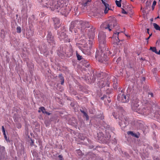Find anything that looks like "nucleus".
<instances>
[{
  "instance_id": "1",
  "label": "nucleus",
  "mask_w": 160,
  "mask_h": 160,
  "mask_svg": "<svg viewBox=\"0 0 160 160\" xmlns=\"http://www.w3.org/2000/svg\"><path fill=\"white\" fill-rule=\"evenodd\" d=\"M44 0L43 1L42 6L44 8H50L52 10H55L56 11L60 12L62 14L65 16H67L70 11V9L68 6V2L64 0Z\"/></svg>"
},
{
  "instance_id": "2",
  "label": "nucleus",
  "mask_w": 160,
  "mask_h": 160,
  "mask_svg": "<svg viewBox=\"0 0 160 160\" xmlns=\"http://www.w3.org/2000/svg\"><path fill=\"white\" fill-rule=\"evenodd\" d=\"M90 25L88 22L77 20L71 22L69 30L73 33H83L87 29L90 28Z\"/></svg>"
},
{
  "instance_id": "3",
  "label": "nucleus",
  "mask_w": 160,
  "mask_h": 160,
  "mask_svg": "<svg viewBox=\"0 0 160 160\" xmlns=\"http://www.w3.org/2000/svg\"><path fill=\"white\" fill-rule=\"evenodd\" d=\"M101 128L102 129L105 130V133L103 134L100 132H98L97 136L98 139L101 141L107 142L109 140L111 137L110 133L112 132L114 128L113 127H111L105 122H103Z\"/></svg>"
},
{
  "instance_id": "4",
  "label": "nucleus",
  "mask_w": 160,
  "mask_h": 160,
  "mask_svg": "<svg viewBox=\"0 0 160 160\" xmlns=\"http://www.w3.org/2000/svg\"><path fill=\"white\" fill-rule=\"evenodd\" d=\"M102 27L106 29H108L110 31L114 28L117 30L119 29V27L117 25V20L116 18L109 17L106 22L102 25Z\"/></svg>"
},
{
  "instance_id": "5",
  "label": "nucleus",
  "mask_w": 160,
  "mask_h": 160,
  "mask_svg": "<svg viewBox=\"0 0 160 160\" xmlns=\"http://www.w3.org/2000/svg\"><path fill=\"white\" fill-rule=\"evenodd\" d=\"M67 28L65 26L61 27L60 29L57 31V36L59 40L64 42H70V39L66 35Z\"/></svg>"
},
{
  "instance_id": "6",
  "label": "nucleus",
  "mask_w": 160,
  "mask_h": 160,
  "mask_svg": "<svg viewBox=\"0 0 160 160\" xmlns=\"http://www.w3.org/2000/svg\"><path fill=\"white\" fill-rule=\"evenodd\" d=\"M102 48H99L98 51L97 50L96 52L95 58L100 62L103 63L108 60L109 58L105 53H104V50Z\"/></svg>"
},
{
  "instance_id": "7",
  "label": "nucleus",
  "mask_w": 160,
  "mask_h": 160,
  "mask_svg": "<svg viewBox=\"0 0 160 160\" xmlns=\"http://www.w3.org/2000/svg\"><path fill=\"white\" fill-rule=\"evenodd\" d=\"M106 35L103 32H99L98 35V39L99 42V48H102L106 49Z\"/></svg>"
},
{
  "instance_id": "8",
  "label": "nucleus",
  "mask_w": 160,
  "mask_h": 160,
  "mask_svg": "<svg viewBox=\"0 0 160 160\" xmlns=\"http://www.w3.org/2000/svg\"><path fill=\"white\" fill-rule=\"evenodd\" d=\"M139 100L138 99L132 100L131 106L132 110L139 114V113H142L141 110V106H140L138 104Z\"/></svg>"
},
{
  "instance_id": "9",
  "label": "nucleus",
  "mask_w": 160,
  "mask_h": 160,
  "mask_svg": "<svg viewBox=\"0 0 160 160\" xmlns=\"http://www.w3.org/2000/svg\"><path fill=\"white\" fill-rule=\"evenodd\" d=\"M52 28L51 27H49L48 31V33L47 35V40L48 42L53 47L55 44L56 42L53 36L52 35L51 32Z\"/></svg>"
},
{
  "instance_id": "10",
  "label": "nucleus",
  "mask_w": 160,
  "mask_h": 160,
  "mask_svg": "<svg viewBox=\"0 0 160 160\" xmlns=\"http://www.w3.org/2000/svg\"><path fill=\"white\" fill-rule=\"evenodd\" d=\"M141 110L142 111V113H139V114H143L146 115H148L152 112L151 105L148 104L142 105Z\"/></svg>"
},
{
  "instance_id": "11",
  "label": "nucleus",
  "mask_w": 160,
  "mask_h": 160,
  "mask_svg": "<svg viewBox=\"0 0 160 160\" xmlns=\"http://www.w3.org/2000/svg\"><path fill=\"white\" fill-rule=\"evenodd\" d=\"M117 98L118 101L123 103H127L129 100V95L127 94L125 95L123 93H120L118 94Z\"/></svg>"
},
{
  "instance_id": "12",
  "label": "nucleus",
  "mask_w": 160,
  "mask_h": 160,
  "mask_svg": "<svg viewBox=\"0 0 160 160\" xmlns=\"http://www.w3.org/2000/svg\"><path fill=\"white\" fill-rule=\"evenodd\" d=\"M128 118L125 117H124L122 118V120L119 122V125L121 127L122 130L125 127H126L127 125L128 124Z\"/></svg>"
},
{
  "instance_id": "13",
  "label": "nucleus",
  "mask_w": 160,
  "mask_h": 160,
  "mask_svg": "<svg viewBox=\"0 0 160 160\" xmlns=\"http://www.w3.org/2000/svg\"><path fill=\"white\" fill-rule=\"evenodd\" d=\"M73 50L71 45L67 46L65 50V55L67 57L69 58L71 57L73 53Z\"/></svg>"
},
{
  "instance_id": "14",
  "label": "nucleus",
  "mask_w": 160,
  "mask_h": 160,
  "mask_svg": "<svg viewBox=\"0 0 160 160\" xmlns=\"http://www.w3.org/2000/svg\"><path fill=\"white\" fill-rule=\"evenodd\" d=\"M95 28L92 26H91L89 28L87 29L83 33L87 34L89 37H93L94 35Z\"/></svg>"
},
{
  "instance_id": "15",
  "label": "nucleus",
  "mask_w": 160,
  "mask_h": 160,
  "mask_svg": "<svg viewBox=\"0 0 160 160\" xmlns=\"http://www.w3.org/2000/svg\"><path fill=\"white\" fill-rule=\"evenodd\" d=\"M67 46L66 45H61L57 50V53L58 55L60 57H62L65 54V50Z\"/></svg>"
},
{
  "instance_id": "16",
  "label": "nucleus",
  "mask_w": 160,
  "mask_h": 160,
  "mask_svg": "<svg viewBox=\"0 0 160 160\" xmlns=\"http://www.w3.org/2000/svg\"><path fill=\"white\" fill-rule=\"evenodd\" d=\"M6 154L5 148L0 145V160H4Z\"/></svg>"
},
{
  "instance_id": "17",
  "label": "nucleus",
  "mask_w": 160,
  "mask_h": 160,
  "mask_svg": "<svg viewBox=\"0 0 160 160\" xmlns=\"http://www.w3.org/2000/svg\"><path fill=\"white\" fill-rule=\"evenodd\" d=\"M53 22L54 28L57 30L61 26L60 19L58 18H52Z\"/></svg>"
},
{
  "instance_id": "18",
  "label": "nucleus",
  "mask_w": 160,
  "mask_h": 160,
  "mask_svg": "<svg viewBox=\"0 0 160 160\" xmlns=\"http://www.w3.org/2000/svg\"><path fill=\"white\" fill-rule=\"evenodd\" d=\"M91 0H83V2L82 6L83 7L82 12H85V10L88 9V6L90 4Z\"/></svg>"
},
{
  "instance_id": "19",
  "label": "nucleus",
  "mask_w": 160,
  "mask_h": 160,
  "mask_svg": "<svg viewBox=\"0 0 160 160\" xmlns=\"http://www.w3.org/2000/svg\"><path fill=\"white\" fill-rule=\"evenodd\" d=\"M120 32H117L116 31V32H114L112 38L115 39V42L118 44V42H119L120 40L118 38V34Z\"/></svg>"
},
{
  "instance_id": "20",
  "label": "nucleus",
  "mask_w": 160,
  "mask_h": 160,
  "mask_svg": "<svg viewBox=\"0 0 160 160\" xmlns=\"http://www.w3.org/2000/svg\"><path fill=\"white\" fill-rule=\"evenodd\" d=\"M39 49L41 53L44 54L46 53V54H47V49L46 45L43 44L42 46H39Z\"/></svg>"
},
{
  "instance_id": "21",
  "label": "nucleus",
  "mask_w": 160,
  "mask_h": 160,
  "mask_svg": "<svg viewBox=\"0 0 160 160\" xmlns=\"http://www.w3.org/2000/svg\"><path fill=\"white\" fill-rule=\"evenodd\" d=\"M79 48L84 54L87 55L90 54L91 48H88V47H87V48L84 47V48H82L79 47Z\"/></svg>"
},
{
  "instance_id": "22",
  "label": "nucleus",
  "mask_w": 160,
  "mask_h": 160,
  "mask_svg": "<svg viewBox=\"0 0 160 160\" xmlns=\"http://www.w3.org/2000/svg\"><path fill=\"white\" fill-rule=\"evenodd\" d=\"M152 115L154 118V119H157L158 122H160V109L159 111H157Z\"/></svg>"
},
{
  "instance_id": "23",
  "label": "nucleus",
  "mask_w": 160,
  "mask_h": 160,
  "mask_svg": "<svg viewBox=\"0 0 160 160\" xmlns=\"http://www.w3.org/2000/svg\"><path fill=\"white\" fill-rule=\"evenodd\" d=\"M80 63L83 66L86 68L88 67L90 65V63L87 60H85L84 59H82Z\"/></svg>"
},
{
  "instance_id": "24",
  "label": "nucleus",
  "mask_w": 160,
  "mask_h": 160,
  "mask_svg": "<svg viewBox=\"0 0 160 160\" xmlns=\"http://www.w3.org/2000/svg\"><path fill=\"white\" fill-rule=\"evenodd\" d=\"M128 135H130L131 136L135 137L137 138H138L140 136V133L139 132L135 133L132 131H128L127 132Z\"/></svg>"
},
{
  "instance_id": "25",
  "label": "nucleus",
  "mask_w": 160,
  "mask_h": 160,
  "mask_svg": "<svg viewBox=\"0 0 160 160\" xmlns=\"http://www.w3.org/2000/svg\"><path fill=\"white\" fill-rule=\"evenodd\" d=\"M39 110H38V112H40L41 111H42V112L44 114H45L47 115H50L51 114V113L48 112L47 111H46V109L45 108L43 107H40L39 108Z\"/></svg>"
},
{
  "instance_id": "26",
  "label": "nucleus",
  "mask_w": 160,
  "mask_h": 160,
  "mask_svg": "<svg viewBox=\"0 0 160 160\" xmlns=\"http://www.w3.org/2000/svg\"><path fill=\"white\" fill-rule=\"evenodd\" d=\"M27 64L30 72L34 70V65L33 63H29L27 62Z\"/></svg>"
},
{
  "instance_id": "27",
  "label": "nucleus",
  "mask_w": 160,
  "mask_h": 160,
  "mask_svg": "<svg viewBox=\"0 0 160 160\" xmlns=\"http://www.w3.org/2000/svg\"><path fill=\"white\" fill-rule=\"evenodd\" d=\"M58 77L59 78V81L61 82V85H64V78L62 74H60L58 75Z\"/></svg>"
},
{
  "instance_id": "28",
  "label": "nucleus",
  "mask_w": 160,
  "mask_h": 160,
  "mask_svg": "<svg viewBox=\"0 0 160 160\" xmlns=\"http://www.w3.org/2000/svg\"><path fill=\"white\" fill-rule=\"evenodd\" d=\"M135 124L137 128L140 129L143 125L140 123V121H137L135 122Z\"/></svg>"
},
{
  "instance_id": "29",
  "label": "nucleus",
  "mask_w": 160,
  "mask_h": 160,
  "mask_svg": "<svg viewBox=\"0 0 160 160\" xmlns=\"http://www.w3.org/2000/svg\"><path fill=\"white\" fill-rule=\"evenodd\" d=\"M106 49L104 50V53H105V55H106L107 56L108 55L109 56L111 54V52L109 50L108 48H107L106 46H105Z\"/></svg>"
},
{
  "instance_id": "30",
  "label": "nucleus",
  "mask_w": 160,
  "mask_h": 160,
  "mask_svg": "<svg viewBox=\"0 0 160 160\" xmlns=\"http://www.w3.org/2000/svg\"><path fill=\"white\" fill-rule=\"evenodd\" d=\"M151 4V2L147 1L146 3V6L145 8V9H148L149 8H150Z\"/></svg>"
},
{
  "instance_id": "31",
  "label": "nucleus",
  "mask_w": 160,
  "mask_h": 160,
  "mask_svg": "<svg viewBox=\"0 0 160 160\" xmlns=\"http://www.w3.org/2000/svg\"><path fill=\"white\" fill-rule=\"evenodd\" d=\"M113 7L112 8L110 6L109 7V6H108V8L107 7V8H105L104 11V13L105 14H106L108 13V11L109 10L112 11L113 9Z\"/></svg>"
},
{
  "instance_id": "32",
  "label": "nucleus",
  "mask_w": 160,
  "mask_h": 160,
  "mask_svg": "<svg viewBox=\"0 0 160 160\" xmlns=\"http://www.w3.org/2000/svg\"><path fill=\"white\" fill-rule=\"evenodd\" d=\"M153 25L156 30L160 31V27L158 24L156 23H153Z\"/></svg>"
},
{
  "instance_id": "33",
  "label": "nucleus",
  "mask_w": 160,
  "mask_h": 160,
  "mask_svg": "<svg viewBox=\"0 0 160 160\" xmlns=\"http://www.w3.org/2000/svg\"><path fill=\"white\" fill-rule=\"evenodd\" d=\"M104 73L103 72H97L96 73V75L98 77H101L102 76H103L104 74Z\"/></svg>"
},
{
  "instance_id": "34",
  "label": "nucleus",
  "mask_w": 160,
  "mask_h": 160,
  "mask_svg": "<svg viewBox=\"0 0 160 160\" xmlns=\"http://www.w3.org/2000/svg\"><path fill=\"white\" fill-rule=\"evenodd\" d=\"M70 92L71 93V94L73 95H75L77 94V91L75 90H73L71 88H70Z\"/></svg>"
},
{
  "instance_id": "35",
  "label": "nucleus",
  "mask_w": 160,
  "mask_h": 160,
  "mask_svg": "<svg viewBox=\"0 0 160 160\" xmlns=\"http://www.w3.org/2000/svg\"><path fill=\"white\" fill-rule=\"evenodd\" d=\"M19 1L21 3H22V5H23L24 7H25L27 6L26 0H19Z\"/></svg>"
},
{
  "instance_id": "36",
  "label": "nucleus",
  "mask_w": 160,
  "mask_h": 160,
  "mask_svg": "<svg viewBox=\"0 0 160 160\" xmlns=\"http://www.w3.org/2000/svg\"><path fill=\"white\" fill-rule=\"evenodd\" d=\"M76 55L77 56V59L78 60H82V59H84L82 58V57L77 52V51H76Z\"/></svg>"
},
{
  "instance_id": "37",
  "label": "nucleus",
  "mask_w": 160,
  "mask_h": 160,
  "mask_svg": "<svg viewBox=\"0 0 160 160\" xmlns=\"http://www.w3.org/2000/svg\"><path fill=\"white\" fill-rule=\"evenodd\" d=\"M97 117L101 120L104 119V116L102 113H101L100 114L97 115Z\"/></svg>"
},
{
  "instance_id": "38",
  "label": "nucleus",
  "mask_w": 160,
  "mask_h": 160,
  "mask_svg": "<svg viewBox=\"0 0 160 160\" xmlns=\"http://www.w3.org/2000/svg\"><path fill=\"white\" fill-rule=\"evenodd\" d=\"M121 1H118L117 0L115 1V3L117 6L119 7H120L121 6Z\"/></svg>"
},
{
  "instance_id": "39",
  "label": "nucleus",
  "mask_w": 160,
  "mask_h": 160,
  "mask_svg": "<svg viewBox=\"0 0 160 160\" xmlns=\"http://www.w3.org/2000/svg\"><path fill=\"white\" fill-rule=\"evenodd\" d=\"M16 31L18 33H20L22 31L21 28L19 26H18L16 28Z\"/></svg>"
},
{
  "instance_id": "40",
  "label": "nucleus",
  "mask_w": 160,
  "mask_h": 160,
  "mask_svg": "<svg viewBox=\"0 0 160 160\" xmlns=\"http://www.w3.org/2000/svg\"><path fill=\"white\" fill-rule=\"evenodd\" d=\"M150 49L153 52H155L156 54L157 51L155 47H151Z\"/></svg>"
},
{
  "instance_id": "41",
  "label": "nucleus",
  "mask_w": 160,
  "mask_h": 160,
  "mask_svg": "<svg viewBox=\"0 0 160 160\" xmlns=\"http://www.w3.org/2000/svg\"><path fill=\"white\" fill-rule=\"evenodd\" d=\"M112 115L116 119H117L118 118V115L117 113L115 112H112Z\"/></svg>"
},
{
  "instance_id": "42",
  "label": "nucleus",
  "mask_w": 160,
  "mask_h": 160,
  "mask_svg": "<svg viewBox=\"0 0 160 160\" xmlns=\"http://www.w3.org/2000/svg\"><path fill=\"white\" fill-rule=\"evenodd\" d=\"M78 8L77 7H75L74 9V15H76L78 12Z\"/></svg>"
},
{
  "instance_id": "43",
  "label": "nucleus",
  "mask_w": 160,
  "mask_h": 160,
  "mask_svg": "<svg viewBox=\"0 0 160 160\" xmlns=\"http://www.w3.org/2000/svg\"><path fill=\"white\" fill-rule=\"evenodd\" d=\"M48 72L49 73L48 74V81L49 82L51 81V72L49 70L48 71Z\"/></svg>"
},
{
  "instance_id": "44",
  "label": "nucleus",
  "mask_w": 160,
  "mask_h": 160,
  "mask_svg": "<svg viewBox=\"0 0 160 160\" xmlns=\"http://www.w3.org/2000/svg\"><path fill=\"white\" fill-rule=\"evenodd\" d=\"M88 43L89 44V45H88L87 47L89 48H91L92 47V41L89 40L88 42Z\"/></svg>"
},
{
  "instance_id": "45",
  "label": "nucleus",
  "mask_w": 160,
  "mask_h": 160,
  "mask_svg": "<svg viewBox=\"0 0 160 160\" xmlns=\"http://www.w3.org/2000/svg\"><path fill=\"white\" fill-rule=\"evenodd\" d=\"M102 3L104 5L105 8H107V7L108 8V6H109V4H107V3H106L105 1H104V0H101Z\"/></svg>"
},
{
  "instance_id": "46",
  "label": "nucleus",
  "mask_w": 160,
  "mask_h": 160,
  "mask_svg": "<svg viewBox=\"0 0 160 160\" xmlns=\"http://www.w3.org/2000/svg\"><path fill=\"white\" fill-rule=\"evenodd\" d=\"M105 85H106V86L109 87V82L108 80L107 79L105 81Z\"/></svg>"
},
{
  "instance_id": "47",
  "label": "nucleus",
  "mask_w": 160,
  "mask_h": 160,
  "mask_svg": "<svg viewBox=\"0 0 160 160\" xmlns=\"http://www.w3.org/2000/svg\"><path fill=\"white\" fill-rule=\"evenodd\" d=\"M124 90L123 89H122V88H118V94L121 93H124Z\"/></svg>"
},
{
  "instance_id": "48",
  "label": "nucleus",
  "mask_w": 160,
  "mask_h": 160,
  "mask_svg": "<svg viewBox=\"0 0 160 160\" xmlns=\"http://www.w3.org/2000/svg\"><path fill=\"white\" fill-rule=\"evenodd\" d=\"M156 2L155 1H154L152 3V10H153L155 8V6L156 5Z\"/></svg>"
},
{
  "instance_id": "49",
  "label": "nucleus",
  "mask_w": 160,
  "mask_h": 160,
  "mask_svg": "<svg viewBox=\"0 0 160 160\" xmlns=\"http://www.w3.org/2000/svg\"><path fill=\"white\" fill-rule=\"evenodd\" d=\"M83 117L84 118H85V120L86 121H88V120H89V116L88 115L87 113L85 115H84V116H83Z\"/></svg>"
},
{
  "instance_id": "50",
  "label": "nucleus",
  "mask_w": 160,
  "mask_h": 160,
  "mask_svg": "<svg viewBox=\"0 0 160 160\" xmlns=\"http://www.w3.org/2000/svg\"><path fill=\"white\" fill-rule=\"evenodd\" d=\"M106 86V85H105V81L102 82H101V84L100 85V87L101 88H102Z\"/></svg>"
},
{
  "instance_id": "51",
  "label": "nucleus",
  "mask_w": 160,
  "mask_h": 160,
  "mask_svg": "<svg viewBox=\"0 0 160 160\" xmlns=\"http://www.w3.org/2000/svg\"><path fill=\"white\" fill-rule=\"evenodd\" d=\"M32 154L33 156H34L36 157H38V153L35 151H34L32 152Z\"/></svg>"
},
{
  "instance_id": "52",
  "label": "nucleus",
  "mask_w": 160,
  "mask_h": 160,
  "mask_svg": "<svg viewBox=\"0 0 160 160\" xmlns=\"http://www.w3.org/2000/svg\"><path fill=\"white\" fill-rule=\"evenodd\" d=\"M89 112L91 114H94L95 112V110L94 109H91L89 110Z\"/></svg>"
},
{
  "instance_id": "53",
  "label": "nucleus",
  "mask_w": 160,
  "mask_h": 160,
  "mask_svg": "<svg viewBox=\"0 0 160 160\" xmlns=\"http://www.w3.org/2000/svg\"><path fill=\"white\" fill-rule=\"evenodd\" d=\"M70 106L73 108V109H75V103L74 102H71Z\"/></svg>"
},
{
  "instance_id": "54",
  "label": "nucleus",
  "mask_w": 160,
  "mask_h": 160,
  "mask_svg": "<svg viewBox=\"0 0 160 160\" xmlns=\"http://www.w3.org/2000/svg\"><path fill=\"white\" fill-rule=\"evenodd\" d=\"M103 12V10H101V9H98L96 11V13L100 14L101 12Z\"/></svg>"
},
{
  "instance_id": "55",
  "label": "nucleus",
  "mask_w": 160,
  "mask_h": 160,
  "mask_svg": "<svg viewBox=\"0 0 160 160\" xmlns=\"http://www.w3.org/2000/svg\"><path fill=\"white\" fill-rule=\"evenodd\" d=\"M30 141H31V142H30V145L31 146H35V147H37L36 146H35V145H34V140H33L32 139H31Z\"/></svg>"
},
{
  "instance_id": "56",
  "label": "nucleus",
  "mask_w": 160,
  "mask_h": 160,
  "mask_svg": "<svg viewBox=\"0 0 160 160\" xmlns=\"http://www.w3.org/2000/svg\"><path fill=\"white\" fill-rule=\"evenodd\" d=\"M80 112H82L83 111H87L86 108L84 107H82L80 109Z\"/></svg>"
},
{
  "instance_id": "57",
  "label": "nucleus",
  "mask_w": 160,
  "mask_h": 160,
  "mask_svg": "<svg viewBox=\"0 0 160 160\" xmlns=\"http://www.w3.org/2000/svg\"><path fill=\"white\" fill-rule=\"evenodd\" d=\"M58 157L59 158V160H63V156L62 155H59Z\"/></svg>"
},
{
  "instance_id": "58",
  "label": "nucleus",
  "mask_w": 160,
  "mask_h": 160,
  "mask_svg": "<svg viewBox=\"0 0 160 160\" xmlns=\"http://www.w3.org/2000/svg\"><path fill=\"white\" fill-rule=\"evenodd\" d=\"M117 108L119 109V110H121V111H122L123 110V108L120 106H117Z\"/></svg>"
},
{
  "instance_id": "59",
  "label": "nucleus",
  "mask_w": 160,
  "mask_h": 160,
  "mask_svg": "<svg viewBox=\"0 0 160 160\" xmlns=\"http://www.w3.org/2000/svg\"><path fill=\"white\" fill-rule=\"evenodd\" d=\"M117 82H116V83H115L114 84H113V87L114 89H117L118 88V86L117 85Z\"/></svg>"
},
{
  "instance_id": "60",
  "label": "nucleus",
  "mask_w": 160,
  "mask_h": 160,
  "mask_svg": "<svg viewBox=\"0 0 160 160\" xmlns=\"http://www.w3.org/2000/svg\"><path fill=\"white\" fill-rule=\"evenodd\" d=\"M107 98V95L104 94L103 95V96L101 98V99L102 100H104V99L105 98Z\"/></svg>"
},
{
  "instance_id": "61",
  "label": "nucleus",
  "mask_w": 160,
  "mask_h": 160,
  "mask_svg": "<svg viewBox=\"0 0 160 160\" xmlns=\"http://www.w3.org/2000/svg\"><path fill=\"white\" fill-rule=\"evenodd\" d=\"M122 12L123 14H127V13L126 11L124 9L122 8Z\"/></svg>"
},
{
  "instance_id": "62",
  "label": "nucleus",
  "mask_w": 160,
  "mask_h": 160,
  "mask_svg": "<svg viewBox=\"0 0 160 160\" xmlns=\"http://www.w3.org/2000/svg\"><path fill=\"white\" fill-rule=\"evenodd\" d=\"M17 127L18 128H20L21 127V126L20 124L19 123L17 125Z\"/></svg>"
},
{
  "instance_id": "63",
  "label": "nucleus",
  "mask_w": 160,
  "mask_h": 160,
  "mask_svg": "<svg viewBox=\"0 0 160 160\" xmlns=\"http://www.w3.org/2000/svg\"><path fill=\"white\" fill-rule=\"evenodd\" d=\"M148 95H150L151 97H153V93L152 92L148 93Z\"/></svg>"
},
{
  "instance_id": "64",
  "label": "nucleus",
  "mask_w": 160,
  "mask_h": 160,
  "mask_svg": "<svg viewBox=\"0 0 160 160\" xmlns=\"http://www.w3.org/2000/svg\"><path fill=\"white\" fill-rule=\"evenodd\" d=\"M2 132H5V128H4V127L3 126H2Z\"/></svg>"
}]
</instances>
